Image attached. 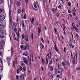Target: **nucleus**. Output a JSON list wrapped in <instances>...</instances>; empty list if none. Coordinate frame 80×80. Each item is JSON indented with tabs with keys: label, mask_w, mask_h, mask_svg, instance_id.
Returning a JSON list of instances; mask_svg holds the SVG:
<instances>
[{
	"label": "nucleus",
	"mask_w": 80,
	"mask_h": 80,
	"mask_svg": "<svg viewBox=\"0 0 80 80\" xmlns=\"http://www.w3.org/2000/svg\"><path fill=\"white\" fill-rule=\"evenodd\" d=\"M5 16L3 15H1L0 16V20L3 22L4 20H5Z\"/></svg>",
	"instance_id": "1"
},
{
	"label": "nucleus",
	"mask_w": 80,
	"mask_h": 80,
	"mask_svg": "<svg viewBox=\"0 0 80 80\" xmlns=\"http://www.w3.org/2000/svg\"><path fill=\"white\" fill-rule=\"evenodd\" d=\"M23 61L25 63V64H27L28 63V60H27V58L25 57H23Z\"/></svg>",
	"instance_id": "2"
},
{
	"label": "nucleus",
	"mask_w": 80,
	"mask_h": 80,
	"mask_svg": "<svg viewBox=\"0 0 80 80\" xmlns=\"http://www.w3.org/2000/svg\"><path fill=\"white\" fill-rule=\"evenodd\" d=\"M12 17V11H10L9 12V22L11 23H12V18H11Z\"/></svg>",
	"instance_id": "3"
},
{
	"label": "nucleus",
	"mask_w": 80,
	"mask_h": 80,
	"mask_svg": "<svg viewBox=\"0 0 80 80\" xmlns=\"http://www.w3.org/2000/svg\"><path fill=\"white\" fill-rule=\"evenodd\" d=\"M5 44V42L3 41H2L0 42V45L3 47V45Z\"/></svg>",
	"instance_id": "4"
},
{
	"label": "nucleus",
	"mask_w": 80,
	"mask_h": 80,
	"mask_svg": "<svg viewBox=\"0 0 80 80\" xmlns=\"http://www.w3.org/2000/svg\"><path fill=\"white\" fill-rule=\"evenodd\" d=\"M24 38H25L26 42H28V41L29 37H28V36L27 35H26L25 36Z\"/></svg>",
	"instance_id": "5"
},
{
	"label": "nucleus",
	"mask_w": 80,
	"mask_h": 80,
	"mask_svg": "<svg viewBox=\"0 0 80 80\" xmlns=\"http://www.w3.org/2000/svg\"><path fill=\"white\" fill-rule=\"evenodd\" d=\"M24 78L25 77L24 76V75H23V74H22L20 76V79H21V80H22V79H24Z\"/></svg>",
	"instance_id": "6"
},
{
	"label": "nucleus",
	"mask_w": 80,
	"mask_h": 80,
	"mask_svg": "<svg viewBox=\"0 0 80 80\" xmlns=\"http://www.w3.org/2000/svg\"><path fill=\"white\" fill-rule=\"evenodd\" d=\"M15 63H16V65H17V64L18 63L17 59H16V62L14 61L13 62V67H15Z\"/></svg>",
	"instance_id": "7"
},
{
	"label": "nucleus",
	"mask_w": 80,
	"mask_h": 80,
	"mask_svg": "<svg viewBox=\"0 0 80 80\" xmlns=\"http://www.w3.org/2000/svg\"><path fill=\"white\" fill-rule=\"evenodd\" d=\"M17 4L18 7H20V6H21V3L20 1H18Z\"/></svg>",
	"instance_id": "8"
},
{
	"label": "nucleus",
	"mask_w": 80,
	"mask_h": 80,
	"mask_svg": "<svg viewBox=\"0 0 80 80\" xmlns=\"http://www.w3.org/2000/svg\"><path fill=\"white\" fill-rule=\"evenodd\" d=\"M27 48H28V50H29V45L28 44L24 48L25 50H27Z\"/></svg>",
	"instance_id": "9"
},
{
	"label": "nucleus",
	"mask_w": 80,
	"mask_h": 80,
	"mask_svg": "<svg viewBox=\"0 0 80 80\" xmlns=\"http://www.w3.org/2000/svg\"><path fill=\"white\" fill-rule=\"evenodd\" d=\"M54 47L56 51V52H58V49H57V46H56V44H55L54 45Z\"/></svg>",
	"instance_id": "10"
},
{
	"label": "nucleus",
	"mask_w": 80,
	"mask_h": 80,
	"mask_svg": "<svg viewBox=\"0 0 80 80\" xmlns=\"http://www.w3.org/2000/svg\"><path fill=\"white\" fill-rule=\"evenodd\" d=\"M13 48L12 47L11 48V56L12 57L13 56Z\"/></svg>",
	"instance_id": "11"
},
{
	"label": "nucleus",
	"mask_w": 80,
	"mask_h": 80,
	"mask_svg": "<svg viewBox=\"0 0 80 80\" xmlns=\"http://www.w3.org/2000/svg\"><path fill=\"white\" fill-rule=\"evenodd\" d=\"M4 33H3V30H0V35H3Z\"/></svg>",
	"instance_id": "12"
},
{
	"label": "nucleus",
	"mask_w": 80,
	"mask_h": 80,
	"mask_svg": "<svg viewBox=\"0 0 80 80\" xmlns=\"http://www.w3.org/2000/svg\"><path fill=\"white\" fill-rule=\"evenodd\" d=\"M47 56H48V58H50L52 57V53H51V52H50V56H49V54H47Z\"/></svg>",
	"instance_id": "13"
},
{
	"label": "nucleus",
	"mask_w": 80,
	"mask_h": 80,
	"mask_svg": "<svg viewBox=\"0 0 80 80\" xmlns=\"http://www.w3.org/2000/svg\"><path fill=\"white\" fill-rule=\"evenodd\" d=\"M3 25H0V30H2V29H3Z\"/></svg>",
	"instance_id": "14"
},
{
	"label": "nucleus",
	"mask_w": 80,
	"mask_h": 80,
	"mask_svg": "<svg viewBox=\"0 0 80 80\" xmlns=\"http://www.w3.org/2000/svg\"><path fill=\"white\" fill-rule=\"evenodd\" d=\"M3 70V68L2 67H0V73H1Z\"/></svg>",
	"instance_id": "15"
},
{
	"label": "nucleus",
	"mask_w": 80,
	"mask_h": 80,
	"mask_svg": "<svg viewBox=\"0 0 80 80\" xmlns=\"http://www.w3.org/2000/svg\"><path fill=\"white\" fill-rule=\"evenodd\" d=\"M52 12H56L57 11H56V9H55L54 8H53L52 10Z\"/></svg>",
	"instance_id": "16"
},
{
	"label": "nucleus",
	"mask_w": 80,
	"mask_h": 80,
	"mask_svg": "<svg viewBox=\"0 0 80 80\" xmlns=\"http://www.w3.org/2000/svg\"><path fill=\"white\" fill-rule=\"evenodd\" d=\"M75 58H73V60H72L73 65H75Z\"/></svg>",
	"instance_id": "17"
},
{
	"label": "nucleus",
	"mask_w": 80,
	"mask_h": 80,
	"mask_svg": "<svg viewBox=\"0 0 80 80\" xmlns=\"http://www.w3.org/2000/svg\"><path fill=\"white\" fill-rule=\"evenodd\" d=\"M41 40L43 43H44V41L43 40V38H41Z\"/></svg>",
	"instance_id": "18"
},
{
	"label": "nucleus",
	"mask_w": 80,
	"mask_h": 80,
	"mask_svg": "<svg viewBox=\"0 0 80 80\" xmlns=\"http://www.w3.org/2000/svg\"><path fill=\"white\" fill-rule=\"evenodd\" d=\"M21 12V9H18V14H19V13H20Z\"/></svg>",
	"instance_id": "19"
},
{
	"label": "nucleus",
	"mask_w": 80,
	"mask_h": 80,
	"mask_svg": "<svg viewBox=\"0 0 80 80\" xmlns=\"http://www.w3.org/2000/svg\"><path fill=\"white\" fill-rule=\"evenodd\" d=\"M3 3V0H0V4H1Z\"/></svg>",
	"instance_id": "20"
},
{
	"label": "nucleus",
	"mask_w": 80,
	"mask_h": 80,
	"mask_svg": "<svg viewBox=\"0 0 80 80\" xmlns=\"http://www.w3.org/2000/svg\"><path fill=\"white\" fill-rule=\"evenodd\" d=\"M26 54L25 53H23V55H25V56H28V54H27V52H26Z\"/></svg>",
	"instance_id": "21"
},
{
	"label": "nucleus",
	"mask_w": 80,
	"mask_h": 80,
	"mask_svg": "<svg viewBox=\"0 0 80 80\" xmlns=\"http://www.w3.org/2000/svg\"><path fill=\"white\" fill-rule=\"evenodd\" d=\"M16 34L17 35L18 38H20V36L19 35V34H18H18L17 32H16Z\"/></svg>",
	"instance_id": "22"
},
{
	"label": "nucleus",
	"mask_w": 80,
	"mask_h": 80,
	"mask_svg": "<svg viewBox=\"0 0 80 80\" xmlns=\"http://www.w3.org/2000/svg\"><path fill=\"white\" fill-rule=\"evenodd\" d=\"M4 37H5V36L3 35H0V38H3Z\"/></svg>",
	"instance_id": "23"
},
{
	"label": "nucleus",
	"mask_w": 80,
	"mask_h": 80,
	"mask_svg": "<svg viewBox=\"0 0 80 80\" xmlns=\"http://www.w3.org/2000/svg\"><path fill=\"white\" fill-rule=\"evenodd\" d=\"M33 22H34V18H32L31 20L32 23H33Z\"/></svg>",
	"instance_id": "24"
},
{
	"label": "nucleus",
	"mask_w": 80,
	"mask_h": 80,
	"mask_svg": "<svg viewBox=\"0 0 80 80\" xmlns=\"http://www.w3.org/2000/svg\"><path fill=\"white\" fill-rule=\"evenodd\" d=\"M46 61L47 62L46 64L47 65L48 64V58H47V57H46Z\"/></svg>",
	"instance_id": "25"
},
{
	"label": "nucleus",
	"mask_w": 80,
	"mask_h": 80,
	"mask_svg": "<svg viewBox=\"0 0 80 80\" xmlns=\"http://www.w3.org/2000/svg\"><path fill=\"white\" fill-rule=\"evenodd\" d=\"M22 69H23V68H22V67L21 66L20 67L19 70L20 71H22Z\"/></svg>",
	"instance_id": "26"
},
{
	"label": "nucleus",
	"mask_w": 80,
	"mask_h": 80,
	"mask_svg": "<svg viewBox=\"0 0 80 80\" xmlns=\"http://www.w3.org/2000/svg\"><path fill=\"white\" fill-rule=\"evenodd\" d=\"M77 70H80V66L78 68H76Z\"/></svg>",
	"instance_id": "27"
},
{
	"label": "nucleus",
	"mask_w": 80,
	"mask_h": 80,
	"mask_svg": "<svg viewBox=\"0 0 80 80\" xmlns=\"http://www.w3.org/2000/svg\"><path fill=\"white\" fill-rule=\"evenodd\" d=\"M67 50V49L65 47L64 49V51L65 52V53H66V50Z\"/></svg>",
	"instance_id": "28"
},
{
	"label": "nucleus",
	"mask_w": 80,
	"mask_h": 80,
	"mask_svg": "<svg viewBox=\"0 0 80 80\" xmlns=\"http://www.w3.org/2000/svg\"><path fill=\"white\" fill-rule=\"evenodd\" d=\"M76 37L77 40H78V34H76Z\"/></svg>",
	"instance_id": "29"
},
{
	"label": "nucleus",
	"mask_w": 80,
	"mask_h": 80,
	"mask_svg": "<svg viewBox=\"0 0 80 80\" xmlns=\"http://www.w3.org/2000/svg\"><path fill=\"white\" fill-rule=\"evenodd\" d=\"M31 37L32 38V40H33V33H32Z\"/></svg>",
	"instance_id": "30"
},
{
	"label": "nucleus",
	"mask_w": 80,
	"mask_h": 80,
	"mask_svg": "<svg viewBox=\"0 0 80 80\" xmlns=\"http://www.w3.org/2000/svg\"><path fill=\"white\" fill-rule=\"evenodd\" d=\"M21 66H22V67H23V66H24L25 65V64L23 63H21Z\"/></svg>",
	"instance_id": "31"
},
{
	"label": "nucleus",
	"mask_w": 80,
	"mask_h": 80,
	"mask_svg": "<svg viewBox=\"0 0 80 80\" xmlns=\"http://www.w3.org/2000/svg\"><path fill=\"white\" fill-rule=\"evenodd\" d=\"M24 19H27V15H24Z\"/></svg>",
	"instance_id": "32"
},
{
	"label": "nucleus",
	"mask_w": 80,
	"mask_h": 80,
	"mask_svg": "<svg viewBox=\"0 0 80 80\" xmlns=\"http://www.w3.org/2000/svg\"><path fill=\"white\" fill-rule=\"evenodd\" d=\"M42 63L43 64H44V63H45V61H44V60L43 59H42Z\"/></svg>",
	"instance_id": "33"
},
{
	"label": "nucleus",
	"mask_w": 80,
	"mask_h": 80,
	"mask_svg": "<svg viewBox=\"0 0 80 80\" xmlns=\"http://www.w3.org/2000/svg\"><path fill=\"white\" fill-rule=\"evenodd\" d=\"M74 28L75 29V30H76V31H77V30H78V29H77V28L76 27H74Z\"/></svg>",
	"instance_id": "34"
},
{
	"label": "nucleus",
	"mask_w": 80,
	"mask_h": 80,
	"mask_svg": "<svg viewBox=\"0 0 80 80\" xmlns=\"http://www.w3.org/2000/svg\"><path fill=\"white\" fill-rule=\"evenodd\" d=\"M62 8V7H61V6L59 5L58 7V8H59V9H61Z\"/></svg>",
	"instance_id": "35"
},
{
	"label": "nucleus",
	"mask_w": 80,
	"mask_h": 80,
	"mask_svg": "<svg viewBox=\"0 0 80 80\" xmlns=\"http://www.w3.org/2000/svg\"><path fill=\"white\" fill-rule=\"evenodd\" d=\"M18 32H21V29H20V28H19V29L18 30Z\"/></svg>",
	"instance_id": "36"
},
{
	"label": "nucleus",
	"mask_w": 80,
	"mask_h": 80,
	"mask_svg": "<svg viewBox=\"0 0 80 80\" xmlns=\"http://www.w3.org/2000/svg\"><path fill=\"white\" fill-rule=\"evenodd\" d=\"M71 54L72 58H73V54H72V51H71Z\"/></svg>",
	"instance_id": "37"
},
{
	"label": "nucleus",
	"mask_w": 80,
	"mask_h": 80,
	"mask_svg": "<svg viewBox=\"0 0 80 80\" xmlns=\"http://www.w3.org/2000/svg\"><path fill=\"white\" fill-rule=\"evenodd\" d=\"M10 58V57H8L7 58V60H9Z\"/></svg>",
	"instance_id": "38"
},
{
	"label": "nucleus",
	"mask_w": 80,
	"mask_h": 80,
	"mask_svg": "<svg viewBox=\"0 0 80 80\" xmlns=\"http://www.w3.org/2000/svg\"><path fill=\"white\" fill-rule=\"evenodd\" d=\"M17 73H20V71H19V69H18L17 71Z\"/></svg>",
	"instance_id": "39"
},
{
	"label": "nucleus",
	"mask_w": 80,
	"mask_h": 80,
	"mask_svg": "<svg viewBox=\"0 0 80 80\" xmlns=\"http://www.w3.org/2000/svg\"><path fill=\"white\" fill-rule=\"evenodd\" d=\"M2 48H3V47L2 46H1V45H0V50L2 49Z\"/></svg>",
	"instance_id": "40"
},
{
	"label": "nucleus",
	"mask_w": 80,
	"mask_h": 80,
	"mask_svg": "<svg viewBox=\"0 0 80 80\" xmlns=\"http://www.w3.org/2000/svg\"><path fill=\"white\" fill-rule=\"evenodd\" d=\"M2 11H3V10L2 9H0V13H2Z\"/></svg>",
	"instance_id": "41"
},
{
	"label": "nucleus",
	"mask_w": 80,
	"mask_h": 80,
	"mask_svg": "<svg viewBox=\"0 0 80 80\" xmlns=\"http://www.w3.org/2000/svg\"><path fill=\"white\" fill-rule=\"evenodd\" d=\"M34 7L35 8H37V5H34Z\"/></svg>",
	"instance_id": "42"
},
{
	"label": "nucleus",
	"mask_w": 80,
	"mask_h": 80,
	"mask_svg": "<svg viewBox=\"0 0 80 80\" xmlns=\"http://www.w3.org/2000/svg\"><path fill=\"white\" fill-rule=\"evenodd\" d=\"M62 64L63 65V66H65V62H62Z\"/></svg>",
	"instance_id": "43"
},
{
	"label": "nucleus",
	"mask_w": 80,
	"mask_h": 80,
	"mask_svg": "<svg viewBox=\"0 0 80 80\" xmlns=\"http://www.w3.org/2000/svg\"><path fill=\"white\" fill-rule=\"evenodd\" d=\"M13 30H14V31H15V32H17V28H15L14 30H13Z\"/></svg>",
	"instance_id": "44"
},
{
	"label": "nucleus",
	"mask_w": 80,
	"mask_h": 80,
	"mask_svg": "<svg viewBox=\"0 0 80 80\" xmlns=\"http://www.w3.org/2000/svg\"><path fill=\"white\" fill-rule=\"evenodd\" d=\"M40 32H41V30L40 29L38 32V34H39V33H40Z\"/></svg>",
	"instance_id": "45"
},
{
	"label": "nucleus",
	"mask_w": 80,
	"mask_h": 80,
	"mask_svg": "<svg viewBox=\"0 0 80 80\" xmlns=\"http://www.w3.org/2000/svg\"><path fill=\"white\" fill-rule=\"evenodd\" d=\"M54 31L55 32H56V33H57V29H54Z\"/></svg>",
	"instance_id": "46"
},
{
	"label": "nucleus",
	"mask_w": 80,
	"mask_h": 80,
	"mask_svg": "<svg viewBox=\"0 0 80 80\" xmlns=\"http://www.w3.org/2000/svg\"><path fill=\"white\" fill-rule=\"evenodd\" d=\"M16 79H18V75L16 76Z\"/></svg>",
	"instance_id": "47"
},
{
	"label": "nucleus",
	"mask_w": 80,
	"mask_h": 80,
	"mask_svg": "<svg viewBox=\"0 0 80 80\" xmlns=\"http://www.w3.org/2000/svg\"><path fill=\"white\" fill-rule=\"evenodd\" d=\"M23 70L24 71H25V70H26V68L25 67H24L23 68Z\"/></svg>",
	"instance_id": "48"
},
{
	"label": "nucleus",
	"mask_w": 80,
	"mask_h": 80,
	"mask_svg": "<svg viewBox=\"0 0 80 80\" xmlns=\"http://www.w3.org/2000/svg\"><path fill=\"white\" fill-rule=\"evenodd\" d=\"M2 52H0V56H2Z\"/></svg>",
	"instance_id": "49"
},
{
	"label": "nucleus",
	"mask_w": 80,
	"mask_h": 80,
	"mask_svg": "<svg viewBox=\"0 0 80 80\" xmlns=\"http://www.w3.org/2000/svg\"><path fill=\"white\" fill-rule=\"evenodd\" d=\"M72 48H75V45H72Z\"/></svg>",
	"instance_id": "50"
},
{
	"label": "nucleus",
	"mask_w": 80,
	"mask_h": 80,
	"mask_svg": "<svg viewBox=\"0 0 80 80\" xmlns=\"http://www.w3.org/2000/svg\"><path fill=\"white\" fill-rule=\"evenodd\" d=\"M52 63V62L50 61V62H49V65H51Z\"/></svg>",
	"instance_id": "51"
},
{
	"label": "nucleus",
	"mask_w": 80,
	"mask_h": 80,
	"mask_svg": "<svg viewBox=\"0 0 80 80\" xmlns=\"http://www.w3.org/2000/svg\"><path fill=\"white\" fill-rule=\"evenodd\" d=\"M68 5L69 6H70V5H71V3H70V2H68Z\"/></svg>",
	"instance_id": "52"
},
{
	"label": "nucleus",
	"mask_w": 80,
	"mask_h": 80,
	"mask_svg": "<svg viewBox=\"0 0 80 80\" xmlns=\"http://www.w3.org/2000/svg\"><path fill=\"white\" fill-rule=\"evenodd\" d=\"M68 12L69 13H71V11H70V10H68Z\"/></svg>",
	"instance_id": "53"
},
{
	"label": "nucleus",
	"mask_w": 80,
	"mask_h": 80,
	"mask_svg": "<svg viewBox=\"0 0 80 80\" xmlns=\"http://www.w3.org/2000/svg\"><path fill=\"white\" fill-rule=\"evenodd\" d=\"M21 48H23V46L22 45L21 46Z\"/></svg>",
	"instance_id": "54"
},
{
	"label": "nucleus",
	"mask_w": 80,
	"mask_h": 80,
	"mask_svg": "<svg viewBox=\"0 0 80 80\" xmlns=\"http://www.w3.org/2000/svg\"><path fill=\"white\" fill-rule=\"evenodd\" d=\"M22 27H25V25H24V24L23 23H22Z\"/></svg>",
	"instance_id": "55"
},
{
	"label": "nucleus",
	"mask_w": 80,
	"mask_h": 80,
	"mask_svg": "<svg viewBox=\"0 0 80 80\" xmlns=\"http://www.w3.org/2000/svg\"><path fill=\"white\" fill-rule=\"evenodd\" d=\"M22 38H24V35H22Z\"/></svg>",
	"instance_id": "56"
},
{
	"label": "nucleus",
	"mask_w": 80,
	"mask_h": 80,
	"mask_svg": "<svg viewBox=\"0 0 80 80\" xmlns=\"http://www.w3.org/2000/svg\"><path fill=\"white\" fill-rule=\"evenodd\" d=\"M42 48H44V46L43 45H42L41 46Z\"/></svg>",
	"instance_id": "57"
},
{
	"label": "nucleus",
	"mask_w": 80,
	"mask_h": 80,
	"mask_svg": "<svg viewBox=\"0 0 80 80\" xmlns=\"http://www.w3.org/2000/svg\"><path fill=\"white\" fill-rule=\"evenodd\" d=\"M69 16L70 17H72V14H69Z\"/></svg>",
	"instance_id": "58"
},
{
	"label": "nucleus",
	"mask_w": 80,
	"mask_h": 80,
	"mask_svg": "<svg viewBox=\"0 0 80 80\" xmlns=\"http://www.w3.org/2000/svg\"><path fill=\"white\" fill-rule=\"evenodd\" d=\"M25 1L27 3H28V0H25Z\"/></svg>",
	"instance_id": "59"
},
{
	"label": "nucleus",
	"mask_w": 80,
	"mask_h": 80,
	"mask_svg": "<svg viewBox=\"0 0 80 80\" xmlns=\"http://www.w3.org/2000/svg\"><path fill=\"white\" fill-rule=\"evenodd\" d=\"M41 68V69H42V71H43V67H42Z\"/></svg>",
	"instance_id": "60"
},
{
	"label": "nucleus",
	"mask_w": 80,
	"mask_h": 80,
	"mask_svg": "<svg viewBox=\"0 0 80 80\" xmlns=\"http://www.w3.org/2000/svg\"><path fill=\"white\" fill-rule=\"evenodd\" d=\"M53 67H51V71H53Z\"/></svg>",
	"instance_id": "61"
},
{
	"label": "nucleus",
	"mask_w": 80,
	"mask_h": 80,
	"mask_svg": "<svg viewBox=\"0 0 80 80\" xmlns=\"http://www.w3.org/2000/svg\"><path fill=\"white\" fill-rule=\"evenodd\" d=\"M57 77H58V78H59V77H60V75H58L57 76Z\"/></svg>",
	"instance_id": "62"
},
{
	"label": "nucleus",
	"mask_w": 80,
	"mask_h": 80,
	"mask_svg": "<svg viewBox=\"0 0 80 80\" xmlns=\"http://www.w3.org/2000/svg\"><path fill=\"white\" fill-rule=\"evenodd\" d=\"M34 4L35 5H36V2H34Z\"/></svg>",
	"instance_id": "63"
},
{
	"label": "nucleus",
	"mask_w": 80,
	"mask_h": 80,
	"mask_svg": "<svg viewBox=\"0 0 80 80\" xmlns=\"http://www.w3.org/2000/svg\"><path fill=\"white\" fill-rule=\"evenodd\" d=\"M56 16H57V17H59V15L58 14H57Z\"/></svg>",
	"instance_id": "64"
}]
</instances>
